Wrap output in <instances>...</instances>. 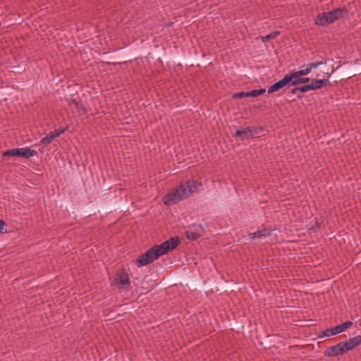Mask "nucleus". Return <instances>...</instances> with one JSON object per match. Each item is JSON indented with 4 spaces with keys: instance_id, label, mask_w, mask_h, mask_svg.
Instances as JSON below:
<instances>
[{
    "instance_id": "obj_1",
    "label": "nucleus",
    "mask_w": 361,
    "mask_h": 361,
    "mask_svg": "<svg viewBox=\"0 0 361 361\" xmlns=\"http://www.w3.org/2000/svg\"><path fill=\"white\" fill-rule=\"evenodd\" d=\"M180 240L177 237H172L164 241L159 245H154L149 249L145 253L141 255L137 259L136 264L138 267L147 265L157 259L159 257L167 253L169 250H173L178 246Z\"/></svg>"
},
{
    "instance_id": "obj_2",
    "label": "nucleus",
    "mask_w": 361,
    "mask_h": 361,
    "mask_svg": "<svg viewBox=\"0 0 361 361\" xmlns=\"http://www.w3.org/2000/svg\"><path fill=\"white\" fill-rule=\"evenodd\" d=\"M201 184L197 180H188L176 189L169 192L164 197V203L166 206L176 204L183 199L189 197L195 192Z\"/></svg>"
},
{
    "instance_id": "obj_3",
    "label": "nucleus",
    "mask_w": 361,
    "mask_h": 361,
    "mask_svg": "<svg viewBox=\"0 0 361 361\" xmlns=\"http://www.w3.org/2000/svg\"><path fill=\"white\" fill-rule=\"evenodd\" d=\"M37 154V152L31 149L30 147H22V148H16L7 150L3 153L4 157L6 156H14V157H21L24 158H30L32 157H35Z\"/></svg>"
},
{
    "instance_id": "obj_4",
    "label": "nucleus",
    "mask_w": 361,
    "mask_h": 361,
    "mask_svg": "<svg viewBox=\"0 0 361 361\" xmlns=\"http://www.w3.org/2000/svg\"><path fill=\"white\" fill-rule=\"evenodd\" d=\"M285 77L286 80H288V87L300 83L307 82L310 80V78H301V76L299 75L297 72L286 75Z\"/></svg>"
},
{
    "instance_id": "obj_5",
    "label": "nucleus",
    "mask_w": 361,
    "mask_h": 361,
    "mask_svg": "<svg viewBox=\"0 0 361 361\" xmlns=\"http://www.w3.org/2000/svg\"><path fill=\"white\" fill-rule=\"evenodd\" d=\"M346 351L344 346L341 343H339L329 348L326 351V355L329 357H336L340 355L345 353Z\"/></svg>"
},
{
    "instance_id": "obj_6",
    "label": "nucleus",
    "mask_w": 361,
    "mask_h": 361,
    "mask_svg": "<svg viewBox=\"0 0 361 361\" xmlns=\"http://www.w3.org/2000/svg\"><path fill=\"white\" fill-rule=\"evenodd\" d=\"M332 23V18L329 16V12L319 14L315 18V24L319 26H325Z\"/></svg>"
},
{
    "instance_id": "obj_7",
    "label": "nucleus",
    "mask_w": 361,
    "mask_h": 361,
    "mask_svg": "<svg viewBox=\"0 0 361 361\" xmlns=\"http://www.w3.org/2000/svg\"><path fill=\"white\" fill-rule=\"evenodd\" d=\"M347 11L345 8H336L329 12V16L332 18V23L344 18L347 15Z\"/></svg>"
},
{
    "instance_id": "obj_8",
    "label": "nucleus",
    "mask_w": 361,
    "mask_h": 361,
    "mask_svg": "<svg viewBox=\"0 0 361 361\" xmlns=\"http://www.w3.org/2000/svg\"><path fill=\"white\" fill-rule=\"evenodd\" d=\"M286 86H288V80H286V77L284 76L283 79L280 80L279 81L276 82V83L270 86L268 88L267 92L268 93H272Z\"/></svg>"
},
{
    "instance_id": "obj_9",
    "label": "nucleus",
    "mask_w": 361,
    "mask_h": 361,
    "mask_svg": "<svg viewBox=\"0 0 361 361\" xmlns=\"http://www.w3.org/2000/svg\"><path fill=\"white\" fill-rule=\"evenodd\" d=\"M271 232V231L270 229L264 228L261 231H257L256 232L250 233L247 236H246V238L253 240L256 238H260L262 237L269 235Z\"/></svg>"
},
{
    "instance_id": "obj_10",
    "label": "nucleus",
    "mask_w": 361,
    "mask_h": 361,
    "mask_svg": "<svg viewBox=\"0 0 361 361\" xmlns=\"http://www.w3.org/2000/svg\"><path fill=\"white\" fill-rule=\"evenodd\" d=\"M117 285L126 286L130 283L128 275L126 272L122 271L115 280Z\"/></svg>"
},
{
    "instance_id": "obj_11",
    "label": "nucleus",
    "mask_w": 361,
    "mask_h": 361,
    "mask_svg": "<svg viewBox=\"0 0 361 361\" xmlns=\"http://www.w3.org/2000/svg\"><path fill=\"white\" fill-rule=\"evenodd\" d=\"M251 130L249 128H245L243 130H237L235 132V137L240 139L245 140L248 138L251 135Z\"/></svg>"
},
{
    "instance_id": "obj_12",
    "label": "nucleus",
    "mask_w": 361,
    "mask_h": 361,
    "mask_svg": "<svg viewBox=\"0 0 361 361\" xmlns=\"http://www.w3.org/2000/svg\"><path fill=\"white\" fill-rule=\"evenodd\" d=\"M352 324H353V323L351 322H345L341 324H339V325H337V326L333 327L334 331L336 335L344 331L348 328H349Z\"/></svg>"
},
{
    "instance_id": "obj_13",
    "label": "nucleus",
    "mask_w": 361,
    "mask_h": 361,
    "mask_svg": "<svg viewBox=\"0 0 361 361\" xmlns=\"http://www.w3.org/2000/svg\"><path fill=\"white\" fill-rule=\"evenodd\" d=\"M310 90H312V87L311 86V84L305 85L299 87H295V88L293 89L292 93L293 94H297L298 92L304 93V92H306Z\"/></svg>"
},
{
    "instance_id": "obj_14",
    "label": "nucleus",
    "mask_w": 361,
    "mask_h": 361,
    "mask_svg": "<svg viewBox=\"0 0 361 361\" xmlns=\"http://www.w3.org/2000/svg\"><path fill=\"white\" fill-rule=\"evenodd\" d=\"M326 83H327V80H314L311 83V86L312 87V90H317V89L320 88L321 87L326 85Z\"/></svg>"
},
{
    "instance_id": "obj_15",
    "label": "nucleus",
    "mask_w": 361,
    "mask_h": 361,
    "mask_svg": "<svg viewBox=\"0 0 361 361\" xmlns=\"http://www.w3.org/2000/svg\"><path fill=\"white\" fill-rule=\"evenodd\" d=\"M279 33L280 32L278 31L272 32L269 33V35H267L265 36H262L261 40L262 42H266L267 40L273 39L276 38L279 35Z\"/></svg>"
},
{
    "instance_id": "obj_16",
    "label": "nucleus",
    "mask_w": 361,
    "mask_h": 361,
    "mask_svg": "<svg viewBox=\"0 0 361 361\" xmlns=\"http://www.w3.org/2000/svg\"><path fill=\"white\" fill-rule=\"evenodd\" d=\"M54 139V135L51 133L41 139V143L47 145L50 144Z\"/></svg>"
},
{
    "instance_id": "obj_17",
    "label": "nucleus",
    "mask_w": 361,
    "mask_h": 361,
    "mask_svg": "<svg viewBox=\"0 0 361 361\" xmlns=\"http://www.w3.org/2000/svg\"><path fill=\"white\" fill-rule=\"evenodd\" d=\"M73 103L75 104L77 110L81 115L86 114L87 109L83 104L75 101Z\"/></svg>"
},
{
    "instance_id": "obj_18",
    "label": "nucleus",
    "mask_w": 361,
    "mask_h": 361,
    "mask_svg": "<svg viewBox=\"0 0 361 361\" xmlns=\"http://www.w3.org/2000/svg\"><path fill=\"white\" fill-rule=\"evenodd\" d=\"M298 74L300 76L307 75L309 74L311 71L310 68H308L307 65H303L300 67V70L296 71Z\"/></svg>"
},
{
    "instance_id": "obj_19",
    "label": "nucleus",
    "mask_w": 361,
    "mask_h": 361,
    "mask_svg": "<svg viewBox=\"0 0 361 361\" xmlns=\"http://www.w3.org/2000/svg\"><path fill=\"white\" fill-rule=\"evenodd\" d=\"M266 92V90L264 88H261L259 90H253L250 92H248L249 97H255L260 94H264Z\"/></svg>"
},
{
    "instance_id": "obj_20",
    "label": "nucleus",
    "mask_w": 361,
    "mask_h": 361,
    "mask_svg": "<svg viewBox=\"0 0 361 361\" xmlns=\"http://www.w3.org/2000/svg\"><path fill=\"white\" fill-rule=\"evenodd\" d=\"M350 340L351 341L353 345L355 347V348L358 345H361V335H358L355 337L350 338Z\"/></svg>"
},
{
    "instance_id": "obj_21",
    "label": "nucleus",
    "mask_w": 361,
    "mask_h": 361,
    "mask_svg": "<svg viewBox=\"0 0 361 361\" xmlns=\"http://www.w3.org/2000/svg\"><path fill=\"white\" fill-rule=\"evenodd\" d=\"M342 343L344 346V348H345L346 353L348 352L349 350H351L355 348V347L353 345V343H352L351 341L350 340V338L345 342H342Z\"/></svg>"
},
{
    "instance_id": "obj_22",
    "label": "nucleus",
    "mask_w": 361,
    "mask_h": 361,
    "mask_svg": "<svg viewBox=\"0 0 361 361\" xmlns=\"http://www.w3.org/2000/svg\"><path fill=\"white\" fill-rule=\"evenodd\" d=\"M233 98H238V99L249 97L248 92H240L235 93L233 95Z\"/></svg>"
},
{
    "instance_id": "obj_23",
    "label": "nucleus",
    "mask_w": 361,
    "mask_h": 361,
    "mask_svg": "<svg viewBox=\"0 0 361 361\" xmlns=\"http://www.w3.org/2000/svg\"><path fill=\"white\" fill-rule=\"evenodd\" d=\"M336 335L334 331V328H330V329H326L325 331H323V336H326V337H329V336H334Z\"/></svg>"
},
{
    "instance_id": "obj_24",
    "label": "nucleus",
    "mask_w": 361,
    "mask_h": 361,
    "mask_svg": "<svg viewBox=\"0 0 361 361\" xmlns=\"http://www.w3.org/2000/svg\"><path fill=\"white\" fill-rule=\"evenodd\" d=\"M322 64V62H314V63H308L307 65L311 71L312 69L317 68Z\"/></svg>"
},
{
    "instance_id": "obj_25",
    "label": "nucleus",
    "mask_w": 361,
    "mask_h": 361,
    "mask_svg": "<svg viewBox=\"0 0 361 361\" xmlns=\"http://www.w3.org/2000/svg\"><path fill=\"white\" fill-rule=\"evenodd\" d=\"M185 235L187 238L190 240H195L198 237V235L197 233L190 231H186Z\"/></svg>"
},
{
    "instance_id": "obj_26",
    "label": "nucleus",
    "mask_w": 361,
    "mask_h": 361,
    "mask_svg": "<svg viewBox=\"0 0 361 361\" xmlns=\"http://www.w3.org/2000/svg\"><path fill=\"white\" fill-rule=\"evenodd\" d=\"M64 132L63 129H58L54 133H52L54 135L55 138L59 137L61 134H62Z\"/></svg>"
},
{
    "instance_id": "obj_27",
    "label": "nucleus",
    "mask_w": 361,
    "mask_h": 361,
    "mask_svg": "<svg viewBox=\"0 0 361 361\" xmlns=\"http://www.w3.org/2000/svg\"><path fill=\"white\" fill-rule=\"evenodd\" d=\"M5 226H6V224H5L4 221L0 220V233L4 228Z\"/></svg>"
}]
</instances>
